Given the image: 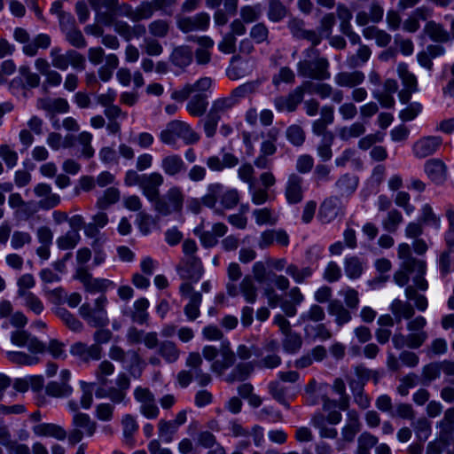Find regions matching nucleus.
I'll list each match as a JSON object with an SVG mask.
<instances>
[{
    "label": "nucleus",
    "mask_w": 454,
    "mask_h": 454,
    "mask_svg": "<svg viewBox=\"0 0 454 454\" xmlns=\"http://www.w3.org/2000/svg\"><path fill=\"white\" fill-rule=\"evenodd\" d=\"M305 56L310 59H303L297 63V71L300 76L317 81H325L331 76L329 61L322 57L316 46H311L304 51Z\"/></svg>",
    "instance_id": "f257e3e1"
},
{
    "label": "nucleus",
    "mask_w": 454,
    "mask_h": 454,
    "mask_svg": "<svg viewBox=\"0 0 454 454\" xmlns=\"http://www.w3.org/2000/svg\"><path fill=\"white\" fill-rule=\"evenodd\" d=\"M106 305L107 298L105 294H101L94 300L93 303L86 301L82 304L79 314L90 326L103 328L109 324Z\"/></svg>",
    "instance_id": "f03ea898"
},
{
    "label": "nucleus",
    "mask_w": 454,
    "mask_h": 454,
    "mask_svg": "<svg viewBox=\"0 0 454 454\" xmlns=\"http://www.w3.org/2000/svg\"><path fill=\"white\" fill-rule=\"evenodd\" d=\"M235 106L236 104L229 95L216 98L212 101L209 111L203 121V129L207 137H213L215 135L222 116Z\"/></svg>",
    "instance_id": "7ed1b4c3"
},
{
    "label": "nucleus",
    "mask_w": 454,
    "mask_h": 454,
    "mask_svg": "<svg viewBox=\"0 0 454 454\" xmlns=\"http://www.w3.org/2000/svg\"><path fill=\"white\" fill-rule=\"evenodd\" d=\"M184 202V194L180 187L173 186L167 192L153 201L154 210L160 215L167 216L172 213H180Z\"/></svg>",
    "instance_id": "20e7f679"
},
{
    "label": "nucleus",
    "mask_w": 454,
    "mask_h": 454,
    "mask_svg": "<svg viewBox=\"0 0 454 454\" xmlns=\"http://www.w3.org/2000/svg\"><path fill=\"white\" fill-rule=\"evenodd\" d=\"M50 56L52 66L59 70H67L69 66L78 71H82L86 67L85 57L74 50H68L61 53V50L55 47L51 50Z\"/></svg>",
    "instance_id": "39448f33"
},
{
    "label": "nucleus",
    "mask_w": 454,
    "mask_h": 454,
    "mask_svg": "<svg viewBox=\"0 0 454 454\" xmlns=\"http://www.w3.org/2000/svg\"><path fill=\"white\" fill-rule=\"evenodd\" d=\"M134 399L139 404V412L148 419H154L160 415L154 394L145 387L138 386L134 389Z\"/></svg>",
    "instance_id": "423d86ee"
},
{
    "label": "nucleus",
    "mask_w": 454,
    "mask_h": 454,
    "mask_svg": "<svg viewBox=\"0 0 454 454\" xmlns=\"http://www.w3.org/2000/svg\"><path fill=\"white\" fill-rule=\"evenodd\" d=\"M73 426L74 428L68 434L70 444L74 445L82 441L83 432L88 436H92L97 429V423L90 418L89 415L82 412H76L73 417Z\"/></svg>",
    "instance_id": "0eeeda50"
},
{
    "label": "nucleus",
    "mask_w": 454,
    "mask_h": 454,
    "mask_svg": "<svg viewBox=\"0 0 454 454\" xmlns=\"http://www.w3.org/2000/svg\"><path fill=\"white\" fill-rule=\"evenodd\" d=\"M176 20L177 28L184 34L206 31L210 24V16L205 12L192 16L177 15Z\"/></svg>",
    "instance_id": "6e6552de"
},
{
    "label": "nucleus",
    "mask_w": 454,
    "mask_h": 454,
    "mask_svg": "<svg viewBox=\"0 0 454 454\" xmlns=\"http://www.w3.org/2000/svg\"><path fill=\"white\" fill-rule=\"evenodd\" d=\"M74 278L79 280L89 293H104L113 285L109 279L93 278L85 267L76 269Z\"/></svg>",
    "instance_id": "1a4fd4ad"
},
{
    "label": "nucleus",
    "mask_w": 454,
    "mask_h": 454,
    "mask_svg": "<svg viewBox=\"0 0 454 454\" xmlns=\"http://www.w3.org/2000/svg\"><path fill=\"white\" fill-rule=\"evenodd\" d=\"M98 22L111 25L119 9V0H89Z\"/></svg>",
    "instance_id": "9d476101"
},
{
    "label": "nucleus",
    "mask_w": 454,
    "mask_h": 454,
    "mask_svg": "<svg viewBox=\"0 0 454 454\" xmlns=\"http://www.w3.org/2000/svg\"><path fill=\"white\" fill-rule=\"evenodd\" d=\"M34 194L38 199V207L43 210H51L60 204V196L52 192L50 184L39 183L34 187Z\"/></svg>",
    "instance_id": "9b49d317"
},
{
    "label": "nucleus",
    "mask_w": 454,
    "mask_h": 454,
    "mask_svg": "<svg viewBox=\"0 0 454 454\" xmlns=\"http://www.w3.org/2000/svg\"><path fill=\"white\" fill-rule=\"evenodd\" d=\"M442 145V138L439 136H426L418 139L412 145L413 155L418 159H425L434 155Z\"/></svg>",
    "instance_id": "f8f14e48"
},
{
    "label": "nucleus",
    "mask_w": 454,
    "mask_h": 454,
    "mask_svg": "<svg viewBox=\"0 0 454 454\" xmlns=\"http://www.w3.org/2000/svg\"><path fill=\"white\" fill-rule=\"evenodd\" d=\"M164 183L163 176L159 172H151L149 174H143L140 189L145 198L152 203L160 195V187Z\"/></svg>",
    "instance_id": "ddd939ff"
},
{
    "label": "nucleus",
    "mask_w": 454,
    "mask_h": 454,
    "mask_svg": "<svg viewBox=\"0 0 454 454\" xmlns=\"http://www.w3.org/2000/svg\"><path fill=\"white\" fill-rule=\"evenodd\" d=\"M304 98V87L301 85L296 87L286 96H278L274 98L275 108L278 112L292 113L296 110L299 104H301Z\"/></svg>",
    "instance_id": "4468645a"
},
{
    "label": "nucleus",
    "mask_w": 454,
    "mask_h": 454,
    "mask_svg": "<svg viewBox=\"0 0 454 454\" xmlns=\"http://www.w3.org/2000/svg\"><path fill=\"white\" fill-rule=\"evenodd\" d=\"M384 8L378 0H372L368 12L359 11L356 15V22L360 27H366L369 23L378 24L382 21Z\"/></svg>",
    "instance_id": "2eb2a0df"
},
{
    "label": "nucleus",
    "mask_w": 454,
    "mask_h": 454,
    "mask_svg": "<svg viewBox=\"0 0 454 454\" xmlns=\"http://www.w3.org/2000/svg\"><path fill=\"white\" fill-rule=\"evenodd\" d=\"M303 178L295 173L288 176L285 187V197L289 204H299L303 200Z\"/></svg>",
    "instance_id": "dca6fc26"
},
{
    "label": "nucleus",
    "mask_w": 454,
    "mask_h": 454,
    "mask_svg": "<svg viewBox=\"0 0 454 454\" xmlns=\"http://www.w3.org/2000/svg\"><path fill=\"white\" fill-rule=\"evenodd\" d=\"M287 27L294 37L307 40L311 43V46H317L321 43V36L317 32L304 28L303 20L293 18L288 21Z\"/></svg>",
    "instance_id": "f3484780"
},
{
    "label": "nucleus",
    "mask_w": 454,
    "mask_h": 454,
    "mask_svg": "<svg viewBox=\"0 0 454 454\" xmlns=\"http://www.w3.org/2000/svg\"><path fill=\"white\" fill-rule=\"evenodd\" d=\"M213 80L210 77H201L194 83L185 84L180 90H176L173 93L172 98L177 101L187 100L190 96L194 92L203 93L212 87Z\"/></svg>",
    "instance_id": "a211bd4d"
},
{
    "label": "nucleus",
    "mask_w": 454,
    "mask_h": 454,
    "mask_svg": "<svg viewBox=\"0 0 454 454\" xmlns=\"http://www.w3.org/2000/svg\"><path fill=\"white\" fill-rule=\"evenodd\" d=\"M220 358L211 364V370L218 375H223L225 370L231 367L236 361V355L231 350L228 341H223L219 348Z\"/></svg>",
    "instance_id": "6ab92c4d"
},
{
    "label": "nucleus",
    "mask_w": 454,
    "mask_h": 454,
    "mask_svg": "<svg viewBox=\"0 0 454 454\" xmlns=\"http://www.w3.org/2000/svg\"><path fill=\"white\" fill-rule=\"evenodd\" d=\"M182 278L198 282L203 274V267L197 256L186 257L183 260V265L178 268Z\"/></svg>",
    "instance_id": "aec40b11"
},
{
    "label": "nucleus",
    "mask_w": 454,
    "mask_h": 454,
    "mask_svg": "<svg viewBox=\"0 0 454 454\" xmlns=\"http://www.w3.org/2000/svg\"><path fill=\"white\" fill-rule=\"evenodd\" d=\"M427 338L428 334L424 333H409L407 335L395 333L392 338V342L396 349H402L404 347H408L411 349H417L425 343Z\"/></svg>",
    "instance_id": "412c9836"
},
{
    "label": "nucleus",
    "mask_w": 454,
    "mask_h": 454,
    "mask_svg": "<svg viewBox=\"0 0 454 454\" xmlns=\"http://www.w3.org/2000/svg\"><path fill=\"white\" fill-rule=\"evenodd\" d=\"M70 353L88 363L90 360H99L102 355V348L98 344L87 346L82 342H76L71 346Z\"/></svg>",
    "instance_id": "4be33fe9"
},
{
    "label": "nucleus",
    "mask_w": 454,
    "mask_h": 454,
    "mask_svg": "<svg viewBox=\"0 0 454 454\" xmlns=\"http://www.w3.org/2000/svg\"><path fill=\"white\" fill-rule=\"evenodd\" d=\"M11 340L13 344L24 347L27 346L28 350L33 353H41L45 349L44 345L35 337L31 336L26 331H15L12 333Z\"/></svg>",
    "instance_id": "5701e85b"
},
{
    "label": "nucleus",
    "mask_w": 454,
    "mask_h": 454,
    "mask_svg": "<svg viewBox=\"0 0 454 454\" xmlns=\"http://www.w3.org/2000/svg\"><path fill=\"white\" fill-rule=\"evenodd\" d=\"M365 79L364 72L360 70L341 71L335 74L334 82L341 88H356L361 85Z\"/></svg>",
    "instance_id": "b1692460"
},
{
    "label": "nucleus",
    "mask_w": 454,
    "mask_h": 454,
    "mask_svg": "<svg viewBox=\"0 0 454 454\" xmlns=\"http://www.w3.org/2000/svg\"><path fill=\"white\" fill-rule=\"evenodd\" d=\"M112 24L114 25V31L126 41L141 37L146 32L145 27L142 24L131 26L123 20H115Z\"/></svg>",
    "instance_id": "393cba45"
},
{
    "label": "nucleus",
    "mask_w": 454,
    "mask_h": 454,
    "mask_svg": "<svg viewBox=\"0 0 454 454\" xmlns=\"http://www.w3.org/2000/svg\"><path fill=\"white\" fill-rule=\"evenodd\" d=\"M328 313L334 317V323L338 327H342L352 319L349 309L337 299L331 300L327 307Z\"/></svg>",
    "instance_id": "a878e982"
},
{
    "label": "nucleus",
    "mask_w": 454,
    "mask_h": 454,
    "mask_svg": "<svg viewBox=\"0 0 454 454\" xmlns=\"http://www.w3.org/2000/svg\"><path fill=\"white\" fill-rule=\"evenodd\" d=\"M425 172L428 178L436 184H442L447 177V167L439 159H431L425 163Z\"/></svg>",
    "instance_id": "bb28decb"
},
{
    "label": "nucleus",
    "mask_w": 454,
    "mask_h": 454,
    "mask_svg": "<svg viewBox=\"0 0 454 454\" xmlns=\"http://www.w3.org/2000/svg\"><path fill=\"white\" fill-rule=\"evenodd\" d=\"M36 106L39 109L44 110L50 114H64L69 111V104L67 99L63 98H42L36 101Z\"/></svg>",
    "instance_id": "cd10ccee"
},
{
    "label": "nucleus",
    "mask_w": 454,
    "mask_h": 454,
    "mask_svg": "<svg viewBox=\"0 0 454 454\" xmlns=\"http://www.w3.org/2000/svg\"><path fill=\"white\" fill-rule=\"evenodd\" d=\"M340 210V200L336 196L325 199L320 206L318 217L323 223H330Z\"/></svg>",
    "instance_id": "c85d7f7f"
},
{
    "label": "nucleus",
    "mask_w": 454,
    "mask_h": 454,
    "mask_svg": "<svg viewBox=\"0 0 454 454\" xmlns=\"http://www.w3.org/2000/svg\"><path fill=\"white\" fill-rule=\"evenodd\" d=\"M160 167L165 175L176 176L184 170L185 164L181 156L169 154L161 159Z\"/></svg>",
    "instance_id": "c756f323"
},
{
    "label": "nucleus",
    "mask_w": 454,
    "mask_h": 454,
    "mask_svg": "<svg viewBox=\"0 0 454 454\" xmlns=\"http://www.w3.org/2000/svg\"><path fill=\"white\" fill-rule=\"evenodd\" d=\"M207 96L204 93H198L189 99L186 111L193 117H201L207 113Z\"/></svg>",
    "instance_id": "7c9ffc66"
},
{
    "label": "nucleus",
    "mask_w": 454,
    "mask_h": 454,
    "mask_svg": "<svg viewBox=\"0 0 454 454\" xmlns=\"http://www.w3.org/2000/svg\"><path fill=\"white\" fill-rule=\"evenodd\" d=\"M183 123L180 120L169 121L160 133V141L165 145H175L182 133Z\"/></svg>",
    "instance_id": "2f4dec72"
},
{
    "label": "nucleus",
    "mask_w": 454,
    "mask_h": 454,
    "mask_svg": "<svg viewBox=\"0 0 454 454\" xmlns=\"http://www.w3.org/2000/svg\"><path fill=\"white\" fill-rule=\"evenodd\" d=\"M157 354L168 364L176 363L181 355L177 344L172 340H162L157 349Z\"/></svg>",
    "instance_id": "473e14b6"
},
{
    "label": "nucleus",
    "mask_w": 454,
    "mask_h": 454,
    "mask_svg": "<svg viewBox=\"0 0 454 454\" xmlns=\"http://www.w3.org/2000/svg\"><path fill=\"white\" fill-rule=\"evenodd\" d=\"M362 34L367 40H375L376 44L380 47H386L392 39L390 34L376 26H367L363 29Z\"/></svg>",
    "instance_id": "72a5a7b5"
},
{
    "label": "nucleus",
    "mask_w": 454,
    "mask_h": 454,
    "mask_svg": "<svg viewBox=\"0 0 454 454\" xmlns=\"http://www.w3.org/2000/svg\"><path fill=\"white\" fill-rule=\"evenodd\" d=\"M424 32L432 41L436 43H447L450 38L449 32L444 27L434 20L426 23Z\"/></svg>",
    "instance_id": "f704fd0d"
},
{
    "label": "nucleus",
    "mask_w": 454,
    "mask_h": 454,
    "mask_svg": "<svg viewBox=\"0 0 454 454\" xmlns=\"http://www.w3.org/2000/svg\"><path fill=\"white\" fill-rule=\"evenodd\" d=\"M33 432L38 436H51L58 440H64L67 437L65 429L56 424H38L33 427Z\"/></svg>",
    "instance_id": "c9c22d12"
},
{
    "label": "nucleus",
    "mask_w": 454,
    "mask_h": 454,
    "mask_svg": "<svg viewBox=\"0 0 454 454\" xmlns=\"http://www.w3.org/2000/svg\"><path fill=\"white\" fill-rule=\"evenodd\" d=\"M348 385L353 394L354 403L362 410L368 409L371 406V398L364 393V383L351 380Z\"/></svg>",
    "instance_id": "e433bc0d"
},
{
    "label": "nucleus",
    "mask_w": 454,
    "mask_h": 454,
    "mask_svg": "<svg viewBox=\"0 0 454 454\" xmlns=\"http://www.w3.org/2000/svg\"><path fill=\"white\" fill-rule=\"evenodd\" d=\"M390 309L396 322H400L403 318L411 319L415 314V309L411 303L399 299H395L392 301Z\"/></svg>",
    "instance_id": "4c0bfd02"
},
{
    "label": "nucleus",
    "mask_w": 454,
    "mask_h": 454,
    "mask_svg": "<svg viewBox=\"0 0 454 454\" xmlns=\"http://www.w3.org/2000/svg\"><path fill=\"white\" fill-rule=\"evenodd\" d=\"M51 43V39L47 34H39L34 40L23 46L22 51L25 55L34 57L39 49H47Z\"/></svg>",
    "instance_id": "58836bf2"
},
{
    "label": "nucleus",
    "mask_w": 454,
    "mask_h": 454,
    "mask_svg": "<svg viewBox=\"0 0 454 454\" xmlns=\"http://www.w3.org/2000/svg\"><path fill=\"white\" fill-rule=\"evenodd\" d=\"M56 316L62 320L66 326L75 333L82 332L83 329L82 323L67 309L59 307L55 309Z\"/></svg>",
    "instance_id": "ea45409f"
},
{
    "label": "nucleus",
    "mask_w": 454,
    "mask_h": 454,
    "mask_svg": "<svg viewBox=\"0 0 454 454\" xmlns=\"http://www.w3.org/2000/svg\"><path fill=\"white\" fill-rule=\"evenodd\" d=\"M170 59L176 67H187L192 60V52L191 48L185 45L175 48L171 53Z\"/></svg>",
    "instance_id": "a19ab883"
},
{
    "label": "nucleus",
    "mask_w": 454,
    "mask_h": 454,
    "mask_svg": "<svg viewBox=\"0 0 454 454\" xmlns=\"http://www.w3.org/2000/svg\"><path fill=\"white\" fill-rule=\"evenodd\" d=\"M372 51L369 46L360 44L355 54L347 58V65L350 68H356L365 64L371 58Z\"/></svg>",
    "instance_id": "79ce46f5"
},
{
    "label": "nucleus",
    "mask_w": 454,
    "mask_h": 454,
    "mask_svg": "<svg viewBox=\"0 0 454 454\" xmlns=\"http://www.w3.org/2000/svg\"><path fill=\"white\" fill-rule=\"evenodd\" d=\"M122 434L125 442L132 446L134 444V434L138 429V424L134 416L126 414L121 419Z\"/></svg>",
    "instance_id": "37998d69"
},
{
    "label": "nucleus",
    "mask_w": 454,
    "mask_h": 454,
    "mask_svg": "<svg viewBox=\"0 0 454 454\" xmlns=\"http://www.w3.org/2000/svg\"><path fill=\"white\" fill-rule=\"evenodd\" d=\"M260 83L261 82L259 80L246 82L232 90L229 96L237 105L240 99L254 94L257 90Z\"/></svg>",
    "instance_id": "c03bdc74"
},
{
    "label": "nucleus",
    "mask_w": 454,
    "mask_h": 454,
    "mask_svg": "<svg viewBox=\"0 0 454 454\" xmlns=\"http://www.w3.org/2000/svg\"><path fill=\"white\" fill-rule=\"evenodd\" d=\"M301 86L304 87V92L308 91L316 94L322 99L328 98L333 94L332 90L333 87L329 83L306 81L302 82Z\"/></svg>",
    "instance_id": "a18cd8bd"
},
{
    "label": "nucleus",
    "mask_w": 454,
    "mask_h": 454,
    "mask_svg": "<svg viewBox=\"0 0 454 454\" xmlns=\"http://www.w3.org/2000/svg\"><path fill=\"white\" fill-rule=\"evenodd\" d=\"M379 439L370 432H363L357 438L356 454H371V450L376 448Z\"/></svg>",
    "instance_id": "49530a36"
},
{
    "label": "nucleus",
    "mask_w": 454,
    "mask_h": 454,
    "mask_svg": "<svg viewBox=\"0 0 454 454\" xmlns=\"http://www.w3.org/2000/svg\"><path fill=\"white\" fill-rule=\"evenodd\" d=\"M287 7L280 0H268L267 17L272 22H278L286 17Z\"/></svg>",
    "instance_id": "de8ad7c7"
},
{
    "label": "nucleus",
    "mask_w": 454,
    "mask_h": 454,
    "mask_svg": "<svg viewBox=\"0 0 454 454\" xmlns=\"http://www.w3.org/2000/svg\"><path fill=\"white\" fill-rule=\"evenodd\" d=\"M223 191V186L222 184H210L207 186V193L201 198V203L207 207H215L218 199H221Z\"/></svg>",
    "instance_id": "09e8293b"
},
{
    "label": "nucleus",
    "mask_w": 454,
    "mask_h": 454,
    "mask_svg": "<svg viewBox=\"0 0 454 454\" xmlns=\"http://www.w3.org/2000/svg\"><path fill=\"white\" fill-rule=\"evenodd\" d=\"M344 270L348 278L351 279L358 278L364 270V262L357 256H350L344 261Z\"/></svg>",
    "instance_id": "8fccbe9b"
},
{
    "label": "nucleus",
    "mask_w": 454,
    "mask_h": 454,
    "mask_svg": "<svg viewBox=\"0 0 454 454\" xmlns=\"http://www.w3.org/2000/svg\"><path fill=\"white\" fill-rule=\"evenodd\" d=\"M202 301L200 293H192L190 295L189 302L184 306V312L188 320L194 321L200 315V306Z\"/></svg>",
    "instance_id": "3c124183"
},
{
    "label": "nucleus",
    "mask_w": 454,
    "mask_h": 454,
    "mask_svg": "<svg viewBox=\"0 0 454 454\" xmlns=\"http://www.w3.org/2000/svg\"><path fill=\"white\" fill-rule=\"evenodd\" d=\"M254 371V366L250 363L246 364H239L230 374L227 375L225 380L228 383H233L235 381H243L247 380L252 372Z\"/></svg>",
    "instance_id": "603ef678"
},
{
    "label": "nucleus",
    "mask_w": 454,
    "mask_h": 454,
    "mask_svg": "<svg viewBox=\"0 0 454 454\" xmlns=\"http://www.w3.org/2000/svg\"><path fill=\"white\" fill-rule=\"evenodd\" d=\"M149 307V301L146 298H140L134 302V310L131 312L130 317L133 322L143 325L148 320V313L146 312Z\"/></svg>",
    "instance_id": "864d4df0"
},
{
    "label": "nucleus",
    "mask_w": 454,
    "mask_h": 454,
    "mask_svg": "<svg viewBox=\"0 0 454 454\" xmlns=\"http://www.w3.org/2000/svg\"><path fill=\"white\" fill-rule=\"evenodd\" d=\"M45 392L52 397H67L72 394L73 388L67 382L51 381L47 384Z\"/></svg>",
    "instance_id": "5fc2aeb1"
},
{
    "label": "nucleus",
    "mask_w": 454,
    "mask_h": 454,
    "mask_svg": "<svg viewBox=\"0 0 454 454\" xmlns=\"http://www.w3.org/2000/svg\"><path fill=\"white\" fill-rule=\"evenodd\" d=\"M403 221L402 213L394 208L389 210L386 217L382 220V227L386 231L394 233L397 231Z\"/></svg>",
    "instance_id": "6e6d98bb"
},
{
    "label": "nucleus",
    "mask_w": 454,
    "mask_h": 454,
    "mask_svg": "<svg viewBox=\"0 0 454 454\" xmlns=\"http://www.w3.org/2000/svg\"><path fill=\"white\" fill-rule=\"evenodd\" d=\"M286 272L295 283L302 284L312 276L313 270L309 266L300 269L296 264L291 263L286 266Z\"/></svg>",
    "instance_id": "4d7b16f0"
},
{
    "label": "nucleus",
    "mask_w": 454,
    "mask_h": 454,
    "mask_svg": "<svg viewBox=\"0 0 454 454\" xmlns=\"http://www.w3.org/2000/svg\"><path fill=\"white\" fill-rule=\"evenodd\" d=\"M358 184V178L348 175H344L336 182V186L340 196H349L352 194Z\"/></svg>",
    "instance_id": "13d9d810"
},
{
    "label": "nucleus",
    "mask_w": 454,
    "mask_h": 454,
    "mask_svg": "<svg viewBox=\"0 0 454 454\" xmlns=\"http://www.w3.org/2000/svg\"><path fill=\"white\" fill-rule=\"evenodd\" d=\"M18 299L21 301L23 306L35 315L42 314L44 309L43 301L34 293L24 294Z\"/></svg>",
    "instance_id": "bf43d9fd"
},
{
    "label": "nucleus",
    "mask_w": 454,
    "mask_h": 454,
    "mask_svg": "<svg viewBox=\"0 0 454 454\" xmlns=\"http://www.w3.org/2000/svg\"><path fill=\"white\" fill-rule=\"evenodd\" d=\"M170 30V21L163 19L153 20L148 25V31L154 38L166 37Z\"/></svg>",
    "instance_id": "052dcab7"
},
{
    "label": "nucleus",
    "mask_w": 454,
    "mask_h": 454,
    "mask_svg": "<svg viewBox=\"0 0 454 454\" xmlns=\"http://www.w3.org/2000/svg\"><path fill=\"white\" fill-rule=\"evenodd\" d=\"M239 291L248 303H254L257 298V288L250 276H246L239 284Z\"/></svg>",
    "instance_id": "680f3d73"
},
{
    "label": "nucleus",
    "mask_w": 454,
    "mask_h": 454,
    "mask_svg": "<svg viewBox=\"0 0 454 454\" xmlns=\"http://www.w3.org/2000/svg\"><path fill=\"white\" fill-rule=\"evenodd\" d=\"M397 74L403 88H411L413 90H418L417 78L414 74L410 72L407 64L400 63L397 67Z\"/></svg>",
    "instance_id": "e2e57ef3"
},
{
    "label": "nucleus",
    "mask_w": 454,
    "mask_h": 454,
    "mask_svg": "<svg viewBox=\"0 0 454 454\" xmlns=\"http://www.w3.org/2000/svg\"><path fill=\"white\" fill-rule=\"evenodd\" d=\"M121 197L120 191L115 187L107 188L104 194L98 199L97 207L99 209L105 210L112 204L116 203Z\"/></svg>",
    "instance_id": "0e129e2a"
},
{
    "label": "nucleus",
    "mask_w": 454,
    "mask_h": 454,
    "mask_svg": "<svg viewBox=\"0 0 454 454\" xmlns=\"http://www.w3.org/2000/svg\"><path fill=\"white\" fill-rule=\"evenodd\" d=\"M326 315L323 307L317 304H312L309 309L300 316V320L302 323L306 322H322L325 320Z\"/></svg>",
    "instance_id": "69168bd1"
},
{
    "label": "nucleus",
    "mask_w": 454,
    "mask_h": 454,
    "mask_svg": "<svg viewBox=\"0 0 454 454\" xmlns=\"http://www.w3.org/2000/svg\"><path fill=\"white\" fill-rule=\"evenodd\" d=\"M76 140L82 146L81 156L86 159L92 158L95 153V150L91 145L92 135L88 131H82L77 136Z\"/></svg>",
    "instance_id": "338daca9"
},
{
    "label": "nucleus",
    "mask_w": 454,
    "mask_h": 454,
    "mask_svg": "<svg viewBox=\"0 0 454 454\" xmlns=\"http://www.w3.org/2000/svg\"><path fill=\"white\" fill-rule=\"evenodd\" d=\"M32 235L26 231H14L11 236V247L14 250H20L32 243Z\"/></svg>",
    "instance_id": "774afa93"
}]
</instances>
